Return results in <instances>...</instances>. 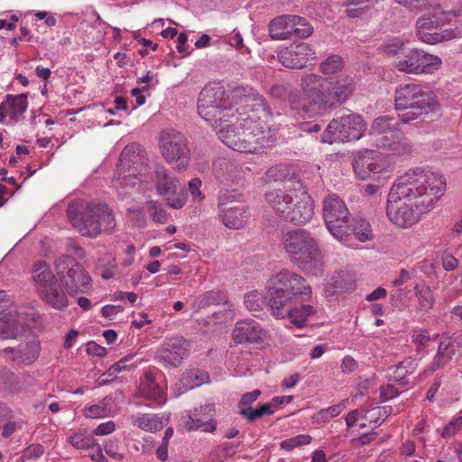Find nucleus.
Listing matches in <instances>:
<instances>
[{"instance_id": "6", "label": "nucleus", "mask_w": 462, "mask_h": 462, "mask_svg": "<svg viewBox=\"0 0 462 462\" xmlns=\"http://www.w3.org/2000/svg\"><path fill=\"white\" fill-rule=\"evenodd\" d=\"M281 245L290 260L304 272L318 276L323 273V256L317 239L306 229H289Z\"/></svg>"}, {"instance_id": "7", "label": "nucleus", "mask_w": 462, "mask_h": 462, "mask_svg": "<svg viewBox=\"0 0 462 462\" xmlns=\"http://www.w3.org/2000/svg\"><path fill=\"white\" fill-rule=\"evenodd\" d=\"M301 87L304 96L310 103L326 108L348 99L355 89V83L353 79L344 75L336 79H326L308 74L302 78Z\"/></svg>"}, {"instance_id": "51", "label": "nucleus", "mask_w": 462, "mask_h": 462, "mask_svg": "<svg viewBox=\"0 0 462 462\" xmlns=\"http://www.w3.org/2000/svg\"><path fill=\"white\" fill-rule=\"evenodd\" d=\"M300 20L299 22L295 21L297 25L293 26L295 28V38H307L312 34L313 28L305 18L300 16Z\"/></svg>"}, {"instance_id": "23", "label": "nucleus", "mask_w": 462, "mask_h": 462, "mask_svg": "<svg viewBox=\"0 0 462 462\" xmlns=\"http://www.w3.org/2000/svg\"><path fill=\"white\" fill-rule=\"evenodd\" d=\"M23 326L16 310L8 300L0 298V332L3 336L5 338H16Z\"/></svg>"}, {"instance_id": "22", "label": "nucleus", "mask_w": 462, "mask_h": 462, "mask_svg": "<svg viewBox=\"0 0 462 462\" xmlns=\"http://www.w3.org/2000/svg\"><path fill=\"white\" fill-rule=\"evenodd\" d=\"M315 51L307 42L293 43L282 50L279 54L281 63L291 69L305 67L310 59H314Z\"/></svg>"}, {"instance_id": "64", "label": "nucleus", "mask_w": 462, "mask_h": 462, "mask_svg": "<svg viewBox=\"0 0 462 462\" xmlns=\"http://www.w3.org/2000/svg\"><path fill=\"white\" fill-rule=\"evenodd\" d=\"M104 448L106 453L113 457H116L118 455V445L116 439H108L104 445Z\"/></svg>"}, {"instance_id": "37", "label": "nucleus", "mask_w": 462, "mask_h": 462, "mask_svg": "<svg viewBox=\"0 0 462 462\" xmlns=\"http://www.w3.org/2000/svg\"><path fill=\"white\" fill-rule=\"evenodd\" d=\"M393 412L392 406H376L371 409L365 407L364 414L362 418L369 422L370 425L377 427L381 425L386 418Z\"/></svg>"}, {"instance_id": "20", "label": "nucleus", "mask_w": 462, "mask_h": 462, "mask_svg": "<svg viewBox=\"0 0 462 462\" xmlns=\"http://www.w3.org/2000/svg\"><path fill=\"white\" fill-rule=\"evenodd\" d=\"M232 195H222L218 198L220 207V217L223 224L230 229H239L245 226L250 218V212L244 204L229 206V199Z\"/></svg>"}, {"instance_id": "34", "label": "nucleus", "mask_w": 462, "mask_h": 462, "mask_svg": "<svg viewBox=\"0 0 462 462\" xmlns=\"http://www.w3.org/2000/svg\"><path fill=\"white\" fill-rule=\"evenodd\" d=\"M316 313L314 308L310 304H302L300 307L291 306L286 311V317H288L291 322L297 328H303L307 319Z\"/></svg>"}, {"instance_id": "4", "label": "nucleus", "mask_w": 462, "mask_h": 462, "mask_svg": "<svg viewBox=\"0 0 462 462\" xmlns=\"http://www.w3.org/2000/svg\"><path fill=\"white\" fill-rule=\"evenodd\" d=\"M270 207L283 220L295 224L305 225L314 215L313 200L300 181H295L284 187L276 189L265 194Z\"/></svg>"}, {"instance_id": "5", "label": "nucleus", "mask_w": 462, "mask_h": 462, "mask_svg": "<svg viewBox=\"0 0 462 462\" xmlns=\"http://www.w3.org/2000/svg\"><path fill=\"white\" fill-rule=\"evenodd\" d=\"M72 226L83 236L95 237L102 232L111 234L116 228V219L106 204L97 201L76 200L67 209Z\"/></svg>"}, {"instance_id": "1", "label": "nucleus", "mask_w": 462, "mask_h": 462, "mask_svg": "<svg viewBox=\"0 0 462 462\" xmlns=\"http://www.w3.org/2000/svg\"><path fill=\"white\" fill-rule=\"evenodd\" d=\"M198 112L235 151L260 152L274 143L270 127L262 120L272 115L271 109L252 89L236 88L227 94L218 84L207 85L199 93Z\"/></svg>"}, {"instance_id": "53", "label": "nucleus", "mask_w": 462, "mask_h": 462, "mask_svg": "<svg viewBox=\"0 0 462 462\" xmlns=\"http://www.w3.org/2000/svg\"><path fill=\"white\" fill-rule=\"evenodd\" d=\"M88 456L93 461L96 462H106V459L103 455L101 446L96 442L95 439L92 440V445L87 449Z\"/></svg>"}, {"instance_id": "62", "label": "nucleus", "mask_w": 462, "mask_h": 462, "mask_svg": "<svg viewBox=\"0 0 462 462\" xmlns=\"http://www.w3.org/2000/svg\"><path fill=\"white\" fill-rule=\"evenodd\" d=\"M411 338L415 344L423 346L430 340V336L426 331L415 330L411 335Z\"/></svg>"}, {"instance_id": "58", "label": "nucleus", "mask_w": 462, "mask_h": 462, "mask_svg": "<svg viewBox=\"0 0 462 462\" xmlns=\"http://www.w3.org/2000/svg\"><path fill=\"white\" fill-rule=\"evenodd\" d=\"M124 308L120 305H106L102 308L101 313L103 317L113 319L117 313L122 312Z\"/></svg>"}, {"instance_id": "35", "label": "nucleus", "mask_w": 462, "mask_h": 462, "mask_svg": "<svg viewBox=\"0 0 462 462\" xmlns=\"http://www.w3.org/2000/svg\"><path fill=\"white\" fill-rule=\"evenodd\" d=\"M401 124L402 123L400 117L396 119L390 116H383L374 120L371 128L374 134H378L397 133Z\"/></svg>"}, {"instance_id": "49", "label": "nucleus", "mask_w": 462, "mask_h": 462, "mask_svg": "<svg viewBox=\"0 0 462 462\" xmlns=\"http://www.w3.org/2000/svg\"><path fill=\"white\" fill-rule=\"evenodd\" d=\"M289 168L287 165L279 164L270 168L266 172L268 180L284 181L288 176Z\"/></svg>"}, {"instance_id": "52", "label": "nucleus", "mask_w": 462, "mask_h": 462, "mask_svg": "<svg viewBox=\"0 0 462 462\" xmlns=\"http://www.w3.org/2000/svg\"><path fill=\"white\" fill-rule=\"evenodd\" d=\"M391 150L396 155H405L411 152V144L406 138L391 143Z\"/></svg>"}, {"instance_id": "14", "label": "nucleus", "mask_w": 462, "mask_h": 462, "mask_svg": "<svg viewBox=\"0 0 462 462\" xmlns=\"http://www.w3.org/2000/svg\"><path fill=\"white\" fill-rule=\"evenodd\" d=\"M55 270L69 295L84 291L90 283L85 269L69 255H61L55 261Z\"/></svg>"}, {"instance_id": "40", "label": "nucleus", "mask_w": 462, "mask_h": 462, "mask_svg": "<svg viewBox=\"0 0 462 462\" xmlns=\"http://www.w3.org/2000/svg\"><path fill=\"white\" fill-rule=\"evenodd\" d=\"M414 290L420 310L422 311L430 310L434 304V297L430 288L422 283L417 284Z\"/></svg>"}, {"instance_id": "41", "label": "nucleus", "mask_w": 462, "mask_h": 462, "mask_svg": "<svg viewBox=\"0 0 462 462\" xmlns=\"http://www.w3.org/2000/svg\"><path fill=\"white\" fill-rule=\"evenodd\" d=\"M261 394L262 392L258 389L244 393L237 403L238 413L248 420V413L254 410V408L252 407V404L261 396Z\"/></svg>"}, {"instance_id": "61", "label": "nucleus", "mask_w": 462, "mask_h": 462, "mask_svg": "<svg viewBox=\"0 0 462 462\" xmlns=\"http://www.w3.org/2000/svg\"><path fill=\"white\" fill-rule=\"evenodd\" d=\"M384 51L390 55H397L401 52L403 48V43L398 40H394L393 42H390L384 45Z\"/></svg>"}, {"instance_id": "9", "label": "nucleus", "mask_w": 462, "mask_h": 462, "mask_svg": "<svg viewBox=\"0 0 462 462\" xmlns=\"http://www.w3.org/2000/svg\"><path fill=\"white\" fill-rule=\"evenodd\" d=\"M147 170L148 159L142 147L136 143L126 145L120 154L113 185L116 188L134 186Z\"/></svg>"}, {"instance_id": "28", "label": "nucleus", "mask_w": 462, "mask_h": 462, "mask_svg": "<svg viewBox=\"0 0 462 462\" xmlns=\"http://www.w3.org/2000/svg\"><path fill=\"white\" fill-rule=\"evenodd\" d=\"M138 393L141 397L147 399L152 403L162 405L166 402V396L163 390L154 381L153 374L146 372L140 382Z\"/></svg>"}, {"instance_id": "29", "label": "nucleus", "mask_w": 462, "mask_h": 462, "mask_svg": "<svg viewBox=\"0 0 462 462\" xmlns=\"http://www.w3.org/2000/svg\"><path fill=\"white\" fill-rule=\"evenodd\" d=\"M207 378V374L199 369H189L185 371L174 385L173 391L175 396H180L182 393L201 385Z\"/></svg>"}, {"instance_id": "48", "label": "nucleus", "mask_w": 462, "mask_h": 462, "mask_svg": "<svg viewBox=\"0 0 462 462\" xmlns=\"http://www.w3.org/2000/svg\"><path fill=\"white\" fill-rule=\"evenodd\" d=\"M387 378L392 381L399 382L402 385L408 383L407 370H404L399 363L397 365H392L387 369Z\"/></svg>"}, {"instance_id": "27", "label": "nucleus", "mask_w": 462, "mask_h": 462, "mask_svg": "<svg viewBox=\"0 0 462 462\" xmlns=\"http://www.w3.org/2000/svg\"><path fill=\"white\" fill-rule=\"evenodd\" d=\"M38 293L42 301L57 310H63L69 306L68 296L58 281L40 289Z\"/></svg>"}, {"instance_id": "39", "label": "nucleus", "mask_w": 462, "mask_h": 462, "mask_svg": "<svg viewBox=\"0 0 462 462\" xmlns=\"http://www.w3.org/2000/svg\"><path fill=\"white\" fill-rule=\"evenodd\" d=\"M350 226V236L352 235L360 241L366 242L373 237L370 224L363 217L354 218Z\"/></svg>"}, {"instance_id": "45", "label": "nucleus", "mask_w": 462, "mask_h": 462, "mask_svg": "<svg viewBox=\"0 0 462 462\" xmlns=\"http://www.w3.org/2000/svg\"><path fill=\"white\" fill-rule=\"evenodd\" d=\"M11 411H9L8 415L6 418H4L3 422H1L2 425V431L1 436L4 439H8L11 436H13L16 431L22 429L23 427V420H12L11 419Z\"/></svg>"}, {"instance_id": "8", "label": "nucleus", "mask_w": 462, "mask_h": 462, "mask_svg": "<svg viewBox=\"0 0 462 462\" xmlns=\"http://www.w3.org/2000/svg\"><path fill=\"white\" fill-rule=\"evenodd\" d=\"M394 105L396 110L400 111L398 116L402 124H409L423 117L435 112L439 107L436 97L430 88L414 83L396 88Z\"/></svg>"}, {"instance_id": "36", "label": "nucleus", "mask_w": 462, "mask_h": 462, "mask_svg": "<svg viewBox=\"0 0 462 462\" xmlns=\"http://www.w3.org/2000/svg\"><path fill=\"white\" fill-rule=\"evenodd\" d=\"M221 304H227L226 295L221 291H207L199 295L194 302L198 310Z\"/></svg>"}, {"instance_id": "59", "label": "nucleus", "mask_w": 462, "mask_h": 462, "mask_svg": "<svg viewBox=\"0 0 462 462\" xmlns=\"http://www.w3.org/2000/svg\"><path fill=\"white\" fill-rule=\"evenodd\" d=\"M116 429L114 421H106L99 424L94 430V433L97 436H103L112 433Z\"/></svg>"}, {"instance_id": "46", "label": "nucleus", "mask_w": 462, "mask_h": 462, "mask_svg": "<svg viewBox=\"0 0 462 462\" xmlns=\"http://www.w3.org/2000/svg\"><path fill=\"white\" fill-rule=\"evenodd\" d=\"M93 439L92 436L87 435L83 431H79L69 438V442L78 449L87 450L92 445Z\"/></svg>"}, {"instance_id": "10", "label": "nucleus", "mask_w": 462, "mask_h": 462, "mask_svg": "<svg viewBox=\"0 0 462 462\" xmlns=\"http://www.w3.org/2000/svg\"><path fill=\"white\" fill-rule=\"evenodd\" d=\"M323 217L329 233L339 242L350 240L349 210L345 201L336 194L323 200Z\"/></svg>"}, {"instance_id": "25", "label": "nucleus", "mask_w": 462, "mask_h": 462, "mask_svg": "<svg viewBox=\"0 0 462 462\" xmlns=\"http://www.w3.org/2000/svg\"><path fill=\"white\" fill-rule=\"evenodd\" d=\"M300 21V16L285 14L273 19L269 23V35L273 40L282 41L295 37L294 25Z\"/></svg>"}, {"instance_id": "24", "label": "nucleus", "mask_w": 462, "mask_h": 462, "mask_svg": "<svg viewBox=\"0 0 462 462\" xmlns=\"http://www.w3.org/2000/svg\"><path fill=\"white\" fill-rule=\"evenodd\" d=\"M354 171L360 180L374 178L383 171L385 165L381 157L374 152L358 156L353 163Z\"/></svg>"}, {"instance_id": "12", "label": "nucleus", "mask_w": 462, "mask_h": 462, "mask_svg": "<svg viewBox=\"0 0 462 462\" xmlns=\"http://www.w3.org/2000/svg\"><path fill=\"white\" fill-rule=\"evenodd\" d=\"M159 147L162 157L169 163H174L177 171H180L188 167L189 149L183 134L174 129L162 131L159 138Z\"/></svg>"}, {"instance_id": "19", "label": "nucleus", "mask_w": 462, "mask_h": 462, "mask_svg": "<svg viewBox=\"0 0 462 462\" xmlns=\"http://www.w3.org/2000/svg\"><path fill=\"white\" fill-rule=\"evenodd\" d=\"M40 341L35 337H27L16 347H5L0 351V354L6 359L11 360L17 365H31L37 360L40 356Z\"/></svg>"}, {"instance_id": "56", "label": "nucleus", "mask_w": 462, "mask_h": 462, "mask_svg": "<svg viewBox=\"0 0 462 462\" xmlns=\"http://www.w3.org/2000/svg\"><path fill=\"white\" fill-rule=\"evenodd\" d=\"M364 411L365 406L348 412L345 418L346 426L349 428L353 427L357 421L358 418H362Z\"/></svg>"}, {"instance_id": "21", "label": "nucleus", "mask_w": 462, "mask_h": 462, "mask_svg": "<svg viewBox=\"0 0 462 462\" xmlns=\"http://www.w3.org/2000/svg\"><path fill=\"white\" fill-rule=\"evenodd\" d=\"M215 405L207 403L199 408L194 409L184 419V427L188 431L202 430L204 432L213 433L217 430L215 417Z\"/></svg>"}, {"instance_id": "33", "label": "nucleus", "mask_w": 462, "mask_h": 462, "mask_svg": "<svg viewBox=\"0 0 462 462\" xmlns=\"http://www.w3.org/2000/svg\"><path fill=\"white\" fill-rule=\"evenodd\" d=\"M32 279L37 286V291L43 287L58 281L50 266L45 262H36L32 267Z\"/></svg>"}, {"instance_id": "26", "label": "nucleus", "mask_w": 462, "mask_h": 462, "mask_svg": "<svg viewBox=\"0 0 462 462\" xmlns=\"http://www.w3.org/2000/svg\"><path fill=\"white\" fill-rule=\"evenodd\" d=\"M263 335V329L254 319L237 321L232 331V338L237 344L257 342Z\"/></svg>"}, {"instance_id": "57", "label": "nucleus", "mask_w": 462, "mask_h": 462, "mask_svg": "<svg viewBox=\"0 0 462 462\" xmlns=\"http://www.w3.org/2000/svg\"><path fill=\"white\" fill-rule=\"evenodd\" d=\"M258 295L254 292L247 293L245 296V304L250 311H257L260 308L258 304Z\"/></svg>"}, {"instance_id": "3", "label": "nucleus", "mask_w": 462, "mask_h": 462, "mask_svg": "<svg viewBox=\"0 0 462 462\" xmlns=\"http://www.w3.org/2000/svg\"><path fill=\"white\" fill-rule=\"evenodd\" d=\"M311 294L310 285L301 275L283 269L270 279L265 300L276 319H284L295 300L309 299Z\"/></svg>"}, {"instance_id": "47", "label": "nucleus", "mask_w": 462, "mask_h": 462, "mask_svg": "<svg viewBox=\"0 0 462 462\" xmlns=\"http://www.w3.org/2000/svg\"><path fill=\"white\" fill-rule=\"evenodd\" d=\"M343 66L342 58L338 55H331L320 63L319 69L323 73L331 74L338 71Z\"/></svg>"}, {"instance_id": "32", "label": "nucleus", "mask_w": 462, "mask_h": 462, "mask_svg": "<svg viewBox=\"0 0 462 462\" xmlns=\"http://www.w3.org/2000/svg\"><path fill=\"white\" fill-rule=\"evenodd\" d=\"M6 105L8 116L11 120L17 122L21 116L26 111L28 100L26 94L11 95L8 94L4 101Z\"/></svg>"}, {"instance_id": "30", "label": "nucleus", "mask_w": 462, "mask_h": 462, "mask_svg": "<svg viewBox=\"0 0 462 462\" xmlns=\"http://www.w3.org/2000/svg\"><path fill=\"white\" fill-rule=\"evenodd\" d=\"M132 426L147 432H157L163 429V419L159 414L134 413L127 417Z\"/></svg>"}, {"instance_id": "44", "label": "nucleus", "mask_w": 462, "mask_h": 462, "mask_svg": "<svg viewBox=\"0 0 462 462\" xmlns=\"http://www.w3.org/2000/svg\"><path fill=\"white\" fill-rule=\"evenodd\" d=\"M112 402L110 397H105L100 402L91 405L85 411V415L88 418H104L109 415L110 409L107 407L108 403Z\"/></svg>"}, {"instance_id": "17", "label": "nucleus", "mask_w": 462, "mask_h": 462, "mask_svg": "<svg viewBox=\"0 0 462 462\" xmlns=\"http://www.w3.org/2000/svg\"><path fill=\"white\" fill-rule=\"evenodd\" d=\"M189 354V344L182 337L168 338L156 351L154 359L165 368L179 367Z\"/></svg>"}, {"instance_id": "31", "label": "nucleus", "mask_w": 462, "mask_h": 462, "mask_svg": "<svg viewBox=\"0 0 462 462\" xmlns=\"http://www.w3.org/2000/svg\"><path fill=\"white\" fill-rule=\"evenodd\" d=\"M457 347V344L454 340H441L439 344L438 351L429 366V371L433 373L447 365L455 356Z\"/></svg>"}, {"instance_id": "54", "label": "nucleus", "mask_w": 462, "mask_h": 462, "mask_svg": "<svg viewBox=\"0 0 462 462\" xmlns=\"http://www.w3.org/2000/svg\"><path fill=\"white\" fill-rule=\"evenodd\" d=\"M44 453V448L40 444H32L27 447L23 453V459H31L35 457H40Z\"/></svg>"}, {"instance_id": "50", "label": "nucleus", "mask_w": 462, "mask_h": 462, "mask_svg": "<svg viewBox=\"0 0 462 462\" xmlns=\"http://www.w3.org/2000/svg\"><path fill=\"white\" fill-rule=\"evenodd\" d=\"M274 409L275 408L273 407L272 401L270 402L263 403L248 413L247 420L249 422H254L264 415H272L274 413Z\"/></svg>"}, {"instance_id": "63", "label": "nucleus", "mask_w": 462, "mask_h": 462, "mask_svg": "<svg viewBox=\"0 0 462 462\" xmlns=\"http://www.w3.org/2000/svg\"><path fill=\"white\" fill-rule=\"evenodd\" d=\"M87 351L88 354H92L97 356H104L106 354L105 347L99 346L95 342H88L87 345Z\"/></svg>"}, {"instance_id": "11", "label": "nucleus", "mask_w": 462, "mask_h": 462, "mask_svg": "<svg viewBox=\"0 0 462 462\" xmlns=\"http://www.w3.org/2000/svg\"><path fill=\"white\" fill-rule=\"evenodd\" d=\"M413 201L404 199H393L388 195L386 214L389 220L401 228H408L416 224L421 215L430 211V199Z\"/></svg>"}, {"instance_id": "43", "label": "nucleus", "mask_w": 462, "mask_h": 462, "mask_svg": "<svg viewBox=\"0 0 462 462\" xmlns=\"http://www.w3.org/2000/svg\"><path fill=\"white\" fill-rule=\"evenodd\" d=\"M147 211L153 222L165 224L168 221V214L162 204L154 200L146 203Z\"/></svg>"}, {"instance_id": "38", "label": "nucleus", "mask_w": 462, "mask_h": 462, "mask_svg": "<svg viewBox=\"0 0 462 462\" xmlns=\"http://www.w3.org/2000/svg\"><path fill=\"white\" fill-rule=\"evenodd\" d=\"M378 0H345L346 14L351 18L364 15Z\"/></svg>"}, {"instance_id": "15", "label": "nucleus", "mask_w": 462, "mask_h": 462, "mask_svg": "<svg viewBox=\"0 0 462 462\" xmlns=\"http://www.w3.org/2000/svg\"><path fill=\"white\" fill-rule=\"evenodd\" d=\"M462 15V5L458 9L435 10L434 13L418 19L417 36L421 42L434 44L442 41L439 28L451 20V17Z\"/></svg>"}, {"instance_id": "2", "label": "nucleus", "mask_w": 462, "mask_h": 462, "mask_svg": "<svg viewBox=\"0 0 462 462\" xmlns=\"http://www.w3.org/2000/svg\"><path fill=\"white\" fill-rule=\"evenodd\" d=\"M446 180L439 172L430 169L416 167L400 176L390 189V198L404 199L413 201L430 199V208L442 196Z\"/></svg>"}, {"instance_id": "60", "label": "nucleus", "mask_w": 462, "mask_h": 462, "mask_svg": "<svg viewBox=\"0 0 462 462\" xmlns=\"http://www.w3.org/2000/svg\"><path fill=\"white\" fill-rule=\"evenodd\" d=\"M380 394L383 401H387L398 396L399 392L395 389L393 385L387 384L381 387Z\"/></svg>"}, {"instance_id": "13", "label": "nucleus", "mask_w": 462, "mask_h": 462, "mask_svg": "<svg viewBox=\"0 0 462 462\" xmlns=\"http://www.w3.org/2000/svg\"><path fill=\"white\" fill-rule=\"evenodd\" d=\"M364 120L357 114L344 115L333 119L320 137L324 143L358 140L364 130Z\"/></svg>"}, {"instance_id": "16", "label": "nucleus", "mask_w": 462, "mask_h": 462, "mask_svg": "<svg viewBox=\"0 0 462 462\" xmlns=\"http://www.w3.org/2000/svg\"><path fill=\"white\" fill-rule=\"evenodd\" d=\"M441 65V59L417 49L410 50L394 61V67L405 73H433Z\"/></svg>"}, {"instance_id": "42", "label": "nucleus", "mask_w": 462, "mask_h": 462, "mask_svg": "<svg viewBox=\"0 0 462 462\" xmlns=\"http://www.w3.org/2000/svg\"><path fill=\"white\" fill-rule=\"evenodd\" d=\"M346 408V405L343 403H337L332 406H329L326 409H322L314 414L313 420L317 423H325L329 421L332 418L339 415Z\"/></svg>"}, {"instance_id": "18", "label": "nucleus", "mask_w": 462, "mask_h": 462, "mask_svg": "<svg viewBox=\"0 0 462 462\" xmlns=\"http://www.w3.org/2000/svg\"><path fill=\"white\" fill-rule=\"evenodd\" d=\"M156 189L167 201L169 207L180 209L184 207L187 196L179 180L169 175L164 167H157Z\"/></svg>"}, {"instance_id": "55", "label": "nucleus", "mask_w": 462, "mask_h": 462, "mask_svg": "<svg viewBox=\"0 0 462 462\" xmlns=\"http://www.w3.org/2000/svg\"><path fill=\"white\" fill-rule=\"evenodd\" d=\"M201 180L199 179H192L189 182V189L192 196V199L196 201H201L204 199V195L200 191Z\"/></svg>"}]
</instances>
